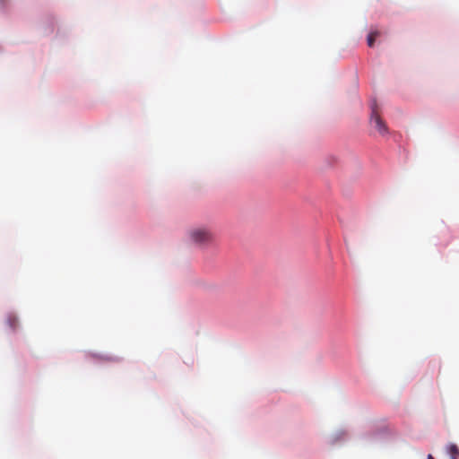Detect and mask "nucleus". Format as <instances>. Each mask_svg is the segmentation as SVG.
<instances>
[{"label": "nucleus", "instance_id": "1", "mask_svg": "<svg viewBox=\"0 0 459 459\" xmlns=\"http://www.w3.org/2000/svg\"><path fill=\"white\" fill-rule=\"evenodd\" d=\"M370 121L380 134L384 135L387 133V126L385 123L382 120L380 116L377 114L375 108H372V115Z\"/></svg>", "mask_w": 459, "mask_h": 459}, {"label": "nucleus", "instance_id": "3", "mask_svg": "<svg viewBox=\"0 0 459 459\" xmlns=\"http://www.w3.org/2000/svg\"><path fill=\"white\" fill-rule=\"evenodd\" d=\"M447 452L450 455V459H458L459 458V448L456 445L451 444L447 448Z\"/></svg>", "mask_w": 459, "mask_h": 459}, {"label": "nucleus", "instance_id": "6", "mask_svg": "<svg viewBox=\"0 0 459 459\" xmlns=\"http://www.w3.org/2000/svg\"><path fill=\"white\" fill-rule=\"evenodd\" d=\"M192 237L195 241L199 242L201 239V233L198 230H196L192 233Z\"/></svg>", "mask_w": 459, "mask_h": 459}, {"label": "nucleus", "instance_id": "4", "mask_svg": "<svg viewBox=\"0 0 459 459\" xmlns=\"http://www.w3.org/2000/svg\"><path fill=\"white\" fill-rule=\"evenodd\" d=\"M380 35V32L378 30L371 31L368 36V47L372 48L374 46V42L376 39Z\"/></svg>", "mask_w": 459, "mask_h": 459}, {"label": "nucleus", "instance_id": "2", "mask_svg": "<svg viewBox=\"0 0 459 459\" xmlns=\"http://www.w3.org/2000/svg\"><path fill=\"white\" fill-rule=\"evenodd\" d=\"M217 236L210 229H203V248L213 247L216 244Z\"/></svg>", "mask_w": 459, "mask_h": 459}, {"label": "nucleus", "instance_id": "7", "mask_svg": "<svg viewBox=\"0 0 459 459\" xmlns=\"http://www.w3.org/2000/svg\"><path fill=\"white\" fill-rule=\"evenodd\" d=\"M428 459H434V457L431 455H429Z\"/></svg>", "mask_w": 459, "mask_h": 459}, {"label": "nucleus", "instance_id": "5", "mask_svg": "<svg viewBox=\"0 0 459 459\" xmlns=\"http://www.w3.org/2000/svg\"><path fill=\"white\" fill-rule=\"evenodd\" d=\"M7 324L12 329H16L18 326V318L14 315H9L7 317Z\"/></svg>", "mask_w": 459, "mask_h": 459}]
</instances>
